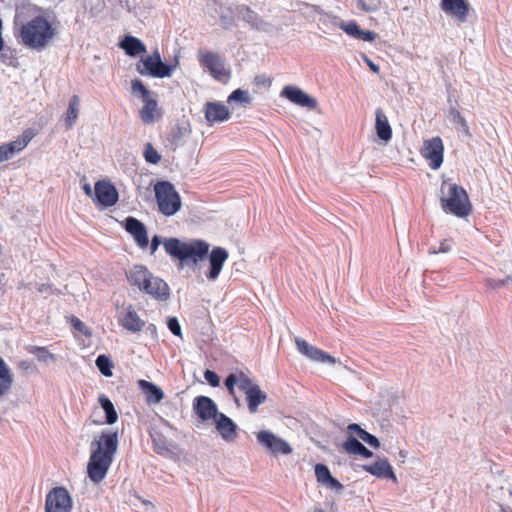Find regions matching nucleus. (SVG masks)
Returning <instances> with one entry per match:
<instances>
[{
  "label": "nucleus",
  "instance_id": "1",
  "mask_svg": "<svg viewBox=\"0 0 512 512\" xmlns=\"http://www.w3.org/2000/svg\"><path fill=\"white\" fill-rule=\"evenodd\" d=\"M165 252L172 258L182 262L190 261L194 265L208 256L209 270L206 277L209 281H215L228 260L229 253L223 247H214L209 253V244L201 239L181 241L178 238H167L163 241Z\"/></svg>",
  "mask_w": 512,
  "mask_h": 512
},
{
  "label": "nucleus",
  "instance_id": "2",
  "mask_svg": "<svg viewBox=\"0 0 512 512\" xmlns=\"http://www.w3.org/2000/svg\"><path fill=\"white\" fill-rule=\"evenodd\" d=\"M118 446L117 431L104 430L94 436L90 443V457L87 463V474L92 482L100 483L106 477Z\"/></svg>",
  "mask_w": 512,
  "mask_h": 512
},
{
  "label": "nucleus",
  "instance_id": "3",
  "mask_svg": "<svg viewBox=\"0 0 512 512\" xmlns=\"http://www.w3.org/2000/svg\"><path fill=\"white\" fill-rule=\"evenodd\" d=\"M56 35L57 27L43 14L21 23L16 32L20 44L36 51L48 47Z\"/></svg>",
  "mask_w": 512,
  "mask_h": 512
},
{
  "label": "nucleus",
  "instance_id": "4",
  "mask_svg": "<svg viewBox=\"0 0 512 512\" xmlns=\"http://www.w3.org/2000/svg\"><path fill=\"white\" fill-rule=\"evenodd\" d=\"M441 194V207L446 213L459 218H465L471 213L472 206L468 194L458 184L444 181L441 185Z\"/></svg>",
  "mask_w": 512,
  "mask_h": 512
},
{
  "label": "nucleus",
  "instance_id": "5",
  "mask_svg": "<svg viewBox=\"0 0 512 512\" xmlns=\"http://www.w3.org/2000/svg\"><path fill=\"white\" fill-rule=\"evenodd\" d=\"M158 210L165 216L176 214L181 208V198L173 184L168 181H159L154 186Z\"/></svg>",
  "mask_w": 512,
  "mask_h": 512
},
{
  "label": "nucleus",
  "instance_id": "6",
  "mask_svg": "<svg viewBox=\"0 0 512 512\" xmlns=\"http://www.w3.org/2000/svg\"><path fill=\"white\" fill-rule=\"evenodd\" d=\"M174 66L167 65L161 60L158 51L142 58L136 65V70L140 75L151 76L155 78L170 77L174 71Z\"/></svg>",
  "mask_w": 512,
  "mask_h": 512
},
{
  "label": "nucleus",
  "instance_id": "7",
  "mask_svg": "<svg viewBox=\"0 0 512 512\" xmlns=\"http://www.w3.org/2000/svg\"><path fill=\"white\" fill-rule=\"evenodd\" d=\"M73 500L65 487H54L46 494L44 512H71Z\"/></svg>",
  "mask_w": 512,
  "mask_h": 512
},
{
  "label": "nucleus",
  "instance_id": "8",
  "mask_svg": "<svg viewBox=\"0 0 512 512\" xmlns=\"http://www.w3.org/2000/svg\"><path fill=\"white\" fill-rule=\"evenodd\" d=\"M421 155L426 159L431 169L437 170L443 163L444 145L440 137L425 140L421 148Z\"/></svg>",
  "mask_w": 512,
  "mask_h": 512
},
{
  "label": "nucleus",
  "instance_id": "9",
  "mask_svg": "<svg viewBox=\"0 0 512 512\" xmlns=\"http://www.w3.org/2000/svg\"><path fill=\"white\" fill-rule=\"evenodd\" d=\"M241 391L246 396L247 406L250 413H256L260 404L267 399V394L262 391L259 385L255 384L247 375L241 376Z\"/></svg>",
  "mask_w": 512,
  "mask_h": 512
},
{
  "label": "nucleus",
  "instance_id": "10",
  "mask_svg": "<svg viewBox=\"0 0 512 512\" xmlns=\"http://www.w3.org/2000/svg\"><path fill=\"white\" fill-rule=\"evenodd\" d=\"M94 201L102 207H111L118 201L116 187L107 180H99L94 185Z\"/></svg>",
  "mask_w": 512,
  "mask_h": 512
},
{
  "label": "nucleus",
  "instance_id": "11",
  "mask_svg": "<svg viewBox=\"0 0 512 512\" xmlns=\"http://www.w3.org/2000/svg\"><path fill=\"white\" fill-rule=\"evenodd\" d=\"M280 96L286 98L291 103L307 108L309 110L316 109L318 101L305 93L302 89L294 85H286L281 90Z\"/></svg>",
  "mask_w": 512,
  "mask_h": 512
},
{
  "label": "nucleus",
  "instance_id": "12",
  "mask_svg": "<svg viewBox=\"0 0 512 512\" xmlns=\"http://www.w3.org/2000/svg\"><path fill=\"white\" fill-rule=\"evenodd\" d=\"M199 63L217 80H222L223 78H228L230 76L229 71L225 69L223 62L217 53L210 51L200 53Z\"/></svg>",
  "mask_w": 512,
  "mask_h": 512
},
{
  "label": "nucleus",
  "instance_id": "13",
  "mask_svg": "<svg viewBox=\"0 0 512 512\" xmlns=\"http://www.w3.org/2000/svg\"><path fill=\"white\" fill-rule=\"evenodd\" d=\"M258 442L271 453L287 455L292 452L290 445L270 431L262 430L256 435Z\"/></svg>",
  "mask_w": 512,
  "mask_h": 512
},
{
  "label": "nucleus",
  "instance_id": "14",
  "mask_svg": "<svg viewBox=\"0 0 512 512\" xmlns=\"http://www.w3.org/2000/svg\"><path fill=\"white\" fill-rule=\"evenodd\" d=\"M35 136L31 130H24V132L14 141L5 143L0 146V162L11 159L15 154L24 150L28 143Z\"/></svg>",
  "mask_w": 512,
  "mask_h": 512
},
{
  "label": "nucleus",
  "instance_id": "15",
  "mask_svg": "<svg viewBox=\"0 0 512 512\" xmlns=\"http://www.w3.org/2000/svg\"><path fill=\"white\" fill-rule=\"evenodd\" d=\"M295 344L298 349V351L305 355L307 358L314 362H327L330 364H335L336 359L331 356L330 354L326 353L325 351L317 348L316 346H313L309 344L306 340L301 338L295 339Z\"/></svg>",
  "mask_w": 512,
  "mask_h": 512
},
{
  "label": "nucleus",
  "instance_id": "16",
  "mask_svg": "<svg viewBox=\"0 0 512 512\" xmlns=\"http://www.w3.org/2000/svg\"><path fill=\"white\" fill-rule=\"evenodd\" d=\"M139 291L144 292L145 294H148L160 301H166L170 295L168 284L163 279L154 276L153 274Z\"/></svg>",
  "mask_w": 512,
  "mask_h": 512
},
{
  "label": "nucleus",
  "instance_id": "17",
  "mask_svg": "<svg viewBox=\"0 0 512 512\" xmlns=\"http://www.w3.org/2000/svg\"><path fill=\"white\" fill-rule=\"evenodd\" d=\"M125 230L133 237L140 248H146L149 244L145 225L134 217H127L124 222Z\"/></svg>",
  "mask_w": 512,
  "mask_h": 512
},
{
  "label": "nucleus",
  "instance_id": "18",
  "mask_svg": "<svg viewBox=\"0 0 512 512\" xmlns=\"http://www.w3.org/2000/svg\"><path fill=\"white\" fill-rule=\"evenodd\" d=\"M193 409L202 421L215 419L219 414L217 405L207 396H197L193 401Z\"/></svg>",
  "mask_w": 512,
  "mask_h": 512
},
{
  "label": "nucleus",
  "instance_id": "19",
  "mask_svg": "<svg viewBox=\"0 0 512 512\" xmlns=\"http://www.w3.org/2000/svg\"><path fill=\"white\" fill-rule=\"evenodd\" d=\"M363 470L378 478H388L397 481L392 466L386 458H380L372 464L362 466Z\"/></svg>",
  "mask_w": 512,
  "mask_h": 512
},
{
  "label": "nucleus",
  "instance_id": "20",
  "mask_svg": "<svg viewBox=\"0 0 512 512\" xmlns=\"http://www.w3.org/2000/svg\"><path fill=\"white\" fill-rule=\"evenodd\" d=\"M215 426L221 437L228 442L234 441L237 437V425L223 413L215 418Z\"/></svg>",
  "mask_w": 512,
  "mask_h": 512
},
{
  "label": "nucleus",
  "instance_id": "21",
  "mask_svg": "<svg viewBox=\"0 0 512 512\" xmlns=\"http://www.w3.org/2000/svg\"><path fill=\"white\" fill-rule=\"evenodd\" d=\"M441 7L446 13L460 21H465L469 12L466 0H442Z\"/></svg>",
  "mask_w": 512,
  "mask_h": 512
},
{
  "label": "nucleus",
  "instance_id": "22",
  "mask_svg": "<svg viewBox=\"0 0 512 512\" xmlns=\"http://www.w3.org/2000/svg\"><path fill=\"white\" fill-rule=\"evenodd\" d=\"M205 117L208 122H222L230 117L229 109L220 102H208L205 105Z\"/></svg>",
  "mask_w": 512,
  "mask_h": 512
},
{
  "label": "nucleus",
  "instance_id": "23",
  "mask_svg": "<svg viewBox=\"0 0 512 512\" xmlns=\"http://www.w3.org/2000/svg\"><path fill=\"white\" fill-rule=\"evenodd\" d=\"M152 274L146 266L134 265L126 272V278L130 286L140 290Z\"/></svg>",
  "mask_w": 512,
  "mask_h": 512
},
{
  "label": "nucleus",
  "instance_id": "24",
  "mask_svg": "<svg viewBox=\"0 0 512 512\" xmlns=\"http://www.w3.org/2000/svg\"><path fill=\"white\" fill-rule=\"evenodd\" d=\"M119 323L133 333L140 332L145 326V322L131 306L120 316Z\"/></svg>",
  "mask_w": 512,
  "mask_h": 512
},
{
  "label": "nucleus",
  "instance_id": "25",
  "mask_svg": "<svg viewBox=\"0 0 512 512\" xmlns=\"http://www.w3.org/2000/svg\"><path fill=\"white\" fill-rule=\"evenodd\" d=\"M13 374L5 361L0 357V399L11 391L13 385Z\"/></svg>",
  "mask_w": 512,
  "mask_h": 512
},
{
  "label": "nucleus",
  "instance_id": "26",
  "mask_svg": "<svg viewBox=\"0 0 512 512\" xmlns=\"http://www.w3.org/2000/svg\"><path fill=\"white\" fill-rule=\"evenodd\" d=\"M138 386L148 402L159 403L164 398V393L157 385L146 380H139Z\"/></svg>",
  "mask_w": 512,
  "mask_h": 512
},
{
  "label": "nucleus",
  "instance_id": "27",
  "mask_svg": "<svg viewBox=\"0 0 512 512\" xmlns=\"http://www.w3.org/2000/svg\"><path fill=\"white\" fill-rule=\"evenodd\" d=\"M119 45L129 56L134 57L146 52L145 45L134 36H125Z\"/></svg>",
  "mask_w": 512,
  "mask_h": 512
},
{
  "label": "nucleus",
  "instance_id": "28",
  "mask_svg": "<svg viewBox=\"0 0 512 512\" xmlns=\"http://www.w3.org/2000/svg\"><path fill=\"white\" fill-rule=\"evenodd\" d=\"M98 402L105 413V421L99 422V424H115L118 420V413L112 401L105 394H100Z\"/></svg>",
  "mask_w": 512,
  "mask_h": 512
},
{
  "label": "nucleus",
  "instance_id": "29",
  "mask_svg": "<svg viewBox=\"0 0 512 512\" xmlns=\"http://www.w3.org/2000/svg\"><path fill=\"white\" fill-rule=\"evenodd\" d=\"M143 102L144 106L140 111V115L145 123H149L159 116L157 101L150 96L148 99L143 100Z\"/></svg>",
  "mask_w": 512,
  "mask_h": 512
},
{
  "label": "nucleus",
  "instance_id": "30",
  "mask_svg": "<svg viewBox=\"0 0 512 512\" xmlns=\"http://www.w3.org/2000/svg\"><path fill=\"white\" fill-rule=\"evenodd\" d=\"M80 110V98L77 95H73L70 99L67 111H66V117L65 122L67 126H72L79 114Z\"/></svg>",
  "mask_w": 512,
  "mask_h": 512
},
{
  "label": "nucleus",
  "instance_id": "31",
  "mask_svg": "<svg viewBox=\"0 0 512 512\" xmlns=\"http://www.w3.org/2000/svg\"><path fill=\"white\" fill-rule=\"evenodd\" d=\"M362 443L354 436L347 435L346 440L342 443V449L349 455H357Z\"/></svg>",
  "mask_w": 512,
  "mask_h": 512
},
{
  "label": "nucleus",
  "instance_id": "32",
  "mask_svg": "<svg viewBox=\"0 0 512 512\" xmlns=\"http://www.w3.org/2000/svg\"><path fill=\"white\" fill-rule=\"evenodd\" d=\"M96 366L104 376H112L113 363L106 355L102 354L97 357Z\"/></svg>",
  "mask_w": 512,
  "mask_h": 512
},
{
  "label": "nucleus",
  "instance_id": "33",
  "mask_svg": "<svg viewBox=\"0 0 512 512\" xmlns=\"http://www.w3.org/2000/svg\"><path fill=\"white\" fill-rule=\"evenodd\" d=\"M143 157L146 162L154 165L158 164L161 161V155L157 152V150L153 147V145L150 142H147L144 145Z\"/></svg>",
  "mask_w": 512,
  "mask_h": 512
},
{
  "label": "nucleus",
  "instance_id": "34",
  "mask_svg": "<svg viewBox=\"0 0 512 512\" xmlns=\"http://www.w3.org/2000/svg\"><path fill=\"white\" fill-rule=\"evenodd\" d=\"M131 91L134 95H139L142 100H146L152 96L151 91L139 79L131 81Z\"/></svg>",
  "mask_w": 512,
  "mask_h": 512
},
{
  "label": "nucleus",
  "instance_id": "35",
  "mask_svg": "<svg viewBox=\"0 0 512 512\" xmlns=\"http://www.w3.org/2000/svg\"><path fill=\"white\" fill-rule=\"evenodd\" d=\"M246 375L243 371L230 374L225 380V386L231 395L235 394V385L238 384L241 389V376Z\"/></svg>",
  "mask_w": 512,
  "mask_h": 512
},
{
  "label": "nucleus",
  "instance_id": "36",
  "mask_svg": "<svg viewBox=\"0 0 512 512\" xmlns=\"http://www.w3.org/2000/svg\"><path fill=\"white\" fill-rule=\"evenodd\" d=\"M251 101L247 91L236 89L234 90L227 99L228 103L240 102L243 105L249 104Z\"/></svg>",
  "mask_w": 512,
  "mask_h": 512
},
{
  "label": "nucleus",
  "instance_id": "37",
  "mask_svg": "<svg viewBox=\"0 0 512 512\" xmlns=\"http://www.w3.org/2000/svg\"><path fill=\"white\" fill-rule=\"evenodd\" d=\"M355 3L358 10L366 13L375 12L380 8V2L376 0H371L369 2L366 0H356Z\"/></svg>",
  "mask_w": 512,
  "mask_h": 512
},
{
  "label": "nucleus",
  "instance_id": "38",
  "mask_svg": "<svg viewBox=\"0 0 512 512\" xmlns=\"http://www.w3.org/2000/svg\"><path fill=\"white\" fill-rule=\"evenodd\" d=\"M314 470L316 480L320 485H322L331 476L329 468L324 464H316Z\"/></svg>",
  "mask_w": 512,
  "mask_h": 512
},
{
  "label": "nucleus",
  "instance_id": "39",
  "mask_svg": "<svg viewBox=\"0 0 512 512\" xmlns=\"http://www.w3.org/2000/svg\"><path fill=\"white\" fill-rule=\"evenodd\" d=\"M339 28L342 29L345 33H347L349 36H352L356 39H358L360 34V27L355 21H350L347 23H341L339 25Z\"/></svg>",
  "mask_w": 512,
  "mask_h": 512
},
{
  "label": "nucleus",
  "instance_id": "40",
  "mask_svg": "<svg viewBox=\"0 0 512 512\" xmlns=\"http://www.w3.org/2000/svg\"><path fill=\"white\" fill-rule=\"evenodd\" d=\"M347 433L348 435L357 436L361 440L364 439L365 435H367V431L362 429L358 424L352 423L347 426Z\"/></svg>",
  "mask_w": 512,
  "mask_h": 512
},
{
  "label": "nucleus",
  "instance_id": "41",
  "mask_svg": "<svg viewBox=\"0 0 512 512\" xmlns=\"http://www.w3.org/2000/svg\"><path fill=\"white\" fill-rule=\"evenodd\" d=\"M71 325L72 327L81 332L85 336H91V332L88 327L77 317L73 316L71 318Z\"/></svg>",
  "mask_w": 512,
  "mask_h": 512
},
{
  "label": "nucleus",
  "instance_id": "42",
  "mask_svg": "<svg viewBox=\"0 0 512 512\" xmlns=\"http://www.w3.org/2000/svg\"><path fill=\"white\" fill-rule=\"evenodd\" d=\"M511 281H512V276L508 275L504 279H498V280L497 279H487L486 284L488 287H490L492 289H498L500 287H503L504 285H506L507 283H509Z\"/></svg>",
  "mask_w": 512,
  "mask_h": 512
},
{
  "label": "nucleus",
  "instance_id": "43",
  "mask_svg": "<svg viewBox=\"0 0 512 512\" xmlns=\"http://www.w3.org/2000/svg\"><path fill=\"white\" fill-rule=\"evenodd\" d=\"M322 486L337 492L343 489V485L332 475L322 484Z\"/></svg>",
  "mask_w": 512,
  "mask_h": 512
},
{
  "label": "nucleus",
  "instance_id": "44",
  "mask_svg": "<svg viewBox=\"0 0 512 512\" xmlns=\"http://www.w3.org/2000/svg\"><path fill=\"white\" fill-rule=\"evenodd\" d=\"M204 378L212 387H217L220 384L219 376L212 370H206L204 372Z\"/></svg>",
  "mask_w": 512,
  "mask_h": 512
},
{
  "label": "nucleus",
  "instance_id": "45",
  "mask_svg": "<svg viewBox=\"0 0 512 512\" xmlns=\"http://www.w3.org/2000/svg\"><path fill=\"white\" fill-rule=\"evenodd\" d=\"M375 128H391L386 115L380 110L376 112Z\"/></svg>",
  "mask_w": 512,
  "mask_h": 512
},
{
  "label": "nucleus",
  "instance_id": "46",
  "mask_svg": "<svg viewBox=\"0 0 512 512\" xmlns=\"http://www.w3.org/2000/svg\"><path fill=\"white\" fill-rule=\"evenodd\" d=\"M168 328L174 335L181 336V327L176 318H169Z\"/></svg>",
  "mask_w": 512,
  "mask_h": 512
},
{
  "label": "nucleus",
  "instance_id": "47",
  "mask_svg": "<svg viewBox=\"0 0 512 512\" xmlns=\"http://www.w3.org/2000/svg\"><path fill=\"white\" fill-rule=\"evenodd\" d=\"M358 39L366 42H372L376 39V33L369 30L361 29Z\"/></svg>",
  "mask_w": 512,
  "mask_h": 512
},
{
  "label": "nucleus",
  "instance_id": "48",
  "mask_svg": "<svg viewBox=\"0 0 512 512\" xmlns=\"http://www.w3.org/2000/svg\"><path fill=\"white\" fill-rule=\"evenodd\" d=\"M363 441L375 449L380 447L379 440L374 435H372L370 433H367V435H365Z\"/></svg>",
  "mask_w": 512,
  "mask_h": 512
},
{
  "label": "nucleus",
  "instance_id": "49",
  "mask_svg": "<svg viewBox=\"0 0 512 512\" xmlns=\"http://www.w3.org/2000/svg\"><path fill=\"white\" fill-rule=\"evenodd\" d=\"M377 136L380 140L388 142L392 137V130H377Z\"/></svg>",
  "mask_w": 512,
  "mask_h": 512
},
{
  "label": "nucleus",
  "instance_id": "50",
  "mask_svg": "<svg viewBox=\"0 0 512 512\" xmlns=\"http://www.w3.org/2000/svg\"><path fill=\"white\" fill-rule=\"evenodd\" d=\"M160 244H161L160 237H159L158 235H155V236L152 238V240H151V244H150V253H151L152 255L157 251V249H158V247H159V245H160Z\"/></svg>",
  "mask_w": 512,
  "mask_h": 512
},
{
  "label": "nucleus",
  "instance_id": "51",
  "mask_svg": "<svg viewBox=\"0 0 512 512\" xmlns=\"http://www.w3.org/2000/svg\"><path fill=\"white\" fill-rule=\"evenodd\" d=\"M451 250V246L448 240H443L440 242L439 248L435 253H447Z\"/></svg>",
  "mask_w": 512,
  "mask_h": 512
},
{
  "label": "nucleus",
  "instance_id": "52",
  "mask_svg": "<svg viewBox=\"0 0 512 512\" xmlns=\"http://www.w3.org/2000/svg\"><path fill=\"white\" fill-rule=\"evenodd\" d=\"M357 455H360L363 458H371L373 456V453L362 444Z\"/></svg>",
  "mask_w": 512,
  "mask_h": 512
},
{
  "label": "nucleus",
  "instance_id": "53",
  "mask_svg": "<svg viewBox=\"0 0 512 512\" xmlns=\"http://www.w3.org/2000/svg\"><path fill=\"white\" fill-rule=\"evenodd\" d=\"M32 352L44 353L45 355L49 356L50 358L53 357V355L50 354L45 347H33Z\"/></svg>",
  "mask_w": 512,
  "mask_h": 512
},
{
  "label": "nucleus",
  "instance_id": "54",
  "mask_svg": "<svg viewBox=\"0 0 512 512\" xmlns=\"http://www.w3.org/2000/svg\"><path fill=\"white\" fill-rule=\"evenodd\" d=\"M83 190H84V192H85V194H86L87 196L92 197L93 192H92L91 186H90L89 184H85V185L83 186Z\"/></svg>",
  "mask_w": 512,
  "mask_h": 512
},
{
  "label": "nucleus",
  "instance_id": "55",
  "mask_svg": "<svg viewBox=\"0 0 512 512\" xmlns=\"http://www.w3.org/2000/svg\"><path fill=\"white\" fill-rule=\"evenodd\" d=\"M154 443H155V445L157 447V449H156L157 452H160V449L161 450H167V447L164 444L162 446H160V444L157 442L156 439H154Z\"/></svg>",
  "mask_w": 512,
  "mask_h": 512
},
{
  "label": "nucleus",
  "instance_id": "56",
  "mask_svg": "<svg viewBox=\"0 0 512 512\" xmlns=\"http://www.w3.org/2000/svg\"><path fill=\"white\" fill-rule=\"evenodd\" d=\"M255 82H256L257 84H264V83H265V79H264V77H262V76H256V77H255Z\"/></svg>",
  "mask_w": 512,
  "mask_h": 512
},
{
  "label": "nucleus",
  "instance_id": "57",
  "mask_svg": "<svg viewBox=\"0 0 512 512\" xmlns=\"http://www.w3.org/2000/svg\"><path fill=\"white\" fill-rule=\"evenodd\" d=\"M368 64H369L370 68H371L373 71H375V72H377V71H378V67H377L375 64H373L371 61H369V62H368Z\"/></svg>",
  "mask_w": 512,
  "mask_h": 512
},
{
  "label": "nucleus",
  "instance_id": "58",
  "mask_svg": "<svg viewBox=\"0 0 512 512\" xmlns=\"http://www.w3.org/2000/svg\"><path fill=\"white\" fill-rule=\"evenodd\" d=\"M1 58H2V62L7 63V64H12V61H7L6 53H3Z\"/></svg>",
  "mask_w": 512,
  "mask_h": 512
},
{
  "label": "nucleus",
  "instance_id": "59",
  "mask_svg": "<svg viewBox=\"0 0 512 512\" xmlns=\"http://www.w3.org/2000/svg\"><path fill=\"white\" fill-rule=\"evenodd\" d=\"M499 509H500V512H512V510H507L504 505L502 504H499Z\"/></svg>",
  "mask_w": 512,
  "mask_h": 512
},
{
  "label": "nucleus",
  "instance_id": "60",
  "mask_svg": "<svg viewBox=\"0 0 512 512\" xmlns=\"http://www.w3.org/2000/svg\"><path fill=\"white\" fill-rule=\"evenodd\" d=\"M7 51L10 52V54H13L12 50L8 49ZM6 59H10V61H11L12 59H15V58L13 57V55H11L10 57H9V55H6Z\"/></svg>",
  "mask_w": 512,
  "mask_h": 512
},
{
  "label": "nucleus",
  "instance_id": "61",
  "mask_svg": "<svg viewBox=\"0 0 512 512\" xmlns=\"http://www.w3.org/2000/svg\"><path fill=\"white\" fill-rule=\"evenodd\" d=\"M312 512H325V511L321 508H315Z\"/></svg>",
  "mask_w": 512,
  "mask_h": 512
},
{
  "label": "nucleus",
  "instance_id": "62",
  "mask_svg": "<svg viewBox=\"0 0 512 512\" xmlns=\"http://www.w3.org/2000/svg\"><path fill=\"white\" fill-rule=\"evenodd\" d=\"M509 495L512 497V485L509 487Z\"/></svg>",
  "mask_w": 512,
  "mask_h": 512
},
{
  "label": "nucleus",
  "instance_id": "63",
  "mask_svg": "<svg viewBox=\"0 0 512 512\" xmlns=\"http://www.w3.org/2000/svg\"><path fill=\"white\" fill-rule=\"evenodd\" d=\"M39 359H44V353H41V356H39Z\"/></svg>",
  "mask_w": 512,
  "mask_h": 512
},
{
  "label": "nucleus",
  "instance_id": "64",
  "mask_svg": "<svg viewBox=\"0 0 512 512\" xmlns=\"http://www.w3.org/2000/svg\"><path fill=\"white\" fill-rule=\"evenodd\" d=\"M39 359H44V353H41V356H39Z\"/></svg>",
  "mask_w": 512,
  "mask_h": 512
}]
</instances>
